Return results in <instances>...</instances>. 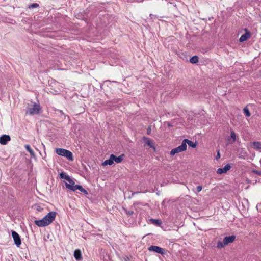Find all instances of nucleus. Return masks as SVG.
Listing matches in <instances>:
<instances>
[{"instance_id": "14", "label": "nucleus", "mask_w": 261, "mask_h": 261, "mask_svg": "<svg viewBox=\"0 0 261 261\" xmlns=\"http://www.w3.org/2000/svg\"><path fill=\"white\" fill-rule=\"evenodd\" d=\"M250 37V33L249 32H246L245 34L241 35L240 38H239V41L240 42H244L247 40Z\"/></svg>"}, {"instance_id": "5", "label": "nucleus", "mask_w": 261, "mask_h": 261, "mask_svg": "<svg viewBox=\"0 0 261 261\" xmlns=\"http://www.w3.org/2000/svg\"><path fill=\"white\" fill-rule=\"evenodd\" d=\"M187 149V145L184 143H181V144L175 148L172 149L170 151V155L172 156H174L175 154L181 152Z\"/></svg>"}, {"instance_id": "18", "label": "nucleus", "mask_w": 261, "mask_h": 261, "mask_svg": "<svg viewBox=\"0 0 261 261\" xmlns=\"http://www.w3.org/2000/svg\"><path fill=\"white\" fill-rule=\"evenodd\" d=\"M114 163L113 159H112V154L110 155L109 159L108 160H106L103 163V165H112Z\"/></svg>"}, {"instance_id": "3", "label": "nucleus", "mask_w": 261, "mask_h": 261, "mask_svg": "<svg viewBox=\"0 0 261 261\" xmlns=\"http://www.w3.org/2000/svg\"><path fill=\"white\" fill-rule=\"evenodd\" d=\"M56 152L59 155L66 157L69 161L73 160L72 153L68 150L59 148L56 149Z\"/></svg>"}, {"instance_id": "6", "label": "nucleus", "mask_w": 261, "mask_h": 261, "mask_svg": "<svg viewBox=\"0 0 261 261\" xmlns=\"http://www.w3.org/2000/svg\"><path fill=\"white\" fill-rule=\"evenodd\" d=\"M66 187L67 189L71 190L73 191H75L76 190H79V191H80L81 192L83 193L85 195L88 194L87 191L85 189H84L83 188V187L80 185H76L75 186H72L70 185V184H66Z\"/></svg>"}, {"instance_id": "17", "label": "nucleus", "mask_w": 261, "mask_h": 261, "mask_svg": "<svg viewBox=\"0 0 261 261\" xmlns=\"http://www.w3.org/2000/svg\"><path fill=\"white\" fill-rule=\"evenodd\" d=\"M252 147L256 150H259L261 149V142L256 141V142H253L252 143Z\"/></svg>"}, {"instance_id": "2", "label": "nucleus", "mask_w": 261, "mask_h": 261, "mask_svg": "<svg viewBox=\"0 0 261 261\" xmlns=\"http://www.w3.org/2000/svg\"><path fill=\"white\" fill-rule=\"evenodd\" d=\"M236 239V236L232 235L230 236L225 237L223 241H219L217 243V247L218 248H224L226 245H227L229 243H232Z\"/></svg>"}, {"instance_id": "12", "label": "nucleus", "mask_w": 261, "mask_h": 261, "mask_svg": "<svg viewBox=\"0 0 261 261\" xmlns=\"http://www.w3.org/2000/svg\"><path fill=\"white\" fill-rule=\"evenodd\" d=\"M143 140L145 141V144L147 145L150 147L152 148L154 151L155 150V147H154V143L150 139L143 137Z\"/></svg>"}, {"instance_id": "24", "label": "nucleus", "mask_w": 261, "mask_h": 261, "mask_svg": "<svg viewBox=\"0 0 261 261\" xmlns=\"http://www.w3.org/2000/svg\"><path fill=\"white\" fill-rule=\"evenodd\" d=\"M150 221L152 222L153 223L155 224L158 225H160L162 223L161 221L159 219H151Z\"/></svg>"}, {"instance_id": "21", "label": "nucleus", "mask_w": 261, "mask_h": 261, "mask_svg": "<svg viewBox=\"0 0 261 261\" xmlns=\"http://www.w3.org/2000/svg\"><path fill=\"white\" fill-rule=\"evenodd\" d=\"M60 177L61 179H64L67 180L69 179L70 177L65 172H61L60 174Z\"/></svg>"}, {"instance_id": "10", "label": "nucleus", "mask_w": 261, "mask_h": 261, "mask_svg": "<svg viewBox=\"0 0 261 261\" xmlns=\"http://www.w3.org/2000/svg\"><path fill=\"white\" fill-rule=\"evenodd\" d=\"M231 167L230 164H226L223 168H218L217 171L218 174H221L222 173H226L228 170H230Z\"/></svg>"}, {"instance_id": "16", "label": "nucleus", "mask_w": 261, "mask_h": 261, "mask_svg": "<svg viewBox=\"0 0 261 261\" xmlns=\"http://www.w3.org/2000/svg\"><path fill=\"white\" fill-rule=\"evenodd\" d=\"M74 256L76 260H80L82 258L81 251L79 249H76L74 252Z\"/></svg>"}, {"instance_id": "26", "label": "nucleus", "mask_w": 261, "mask_h": 261, "mask_svg": "<svg viewBox=\"0 0 261 261\" xmlns=\"http://www.w3.org/2000/svg\"><path fill=\"white\" fill-rule=\"evenodd\" d=\"M67 181L69 183L66 182L65 185L66 184H70V185H71L72 186H75L76 185H75L74 181L70 177L69 178V179L67 180Z\"/></svg>"}, {"instance_id": "20", "label": "nucleus", "mask_w": 261, "mask_h": 261, "mask_svg": "<svg viewBox=\"0 0 261 261\" xmlns=\"http://www.w3.org/2000/svg\"><path fill=\"white\" fill-rule=\"evenodd\" d=\"M198 60L199 58L197 56H194L190 59V62L193 64L197 63Z\"/></svg>"}, {"instance_id": "29", "label": "nucleus", "mask_w": 261, "mask_h": 261, "mask_svg": "<svg viewBox=\"0 0 261 261\" xmlns=\"http://www.w3.org/2000/svg\"><path fill=\"white\" fill-rule=\"evenodd\" d=\"M151 132V127L149 126L147 129V134L148 135L150 134Z\"/></svg>"}, {"instance_id": "13", "label": "nucleus", "mask_w": 261, "mask_h": 261, "mask_svg": "<svg viewBox=\"0 0 261 261\" xmlns=\"http://www.w3.org/2000/svg\"><path fill=\"white\" fill-rule=\"evenodd\" d=\"M230 138L232 139L231 140L230 138H228L227 140V144H232L236 140V135L234 131H231L230 134Z\"/></svg>"}, {"instance_id": "9", "label": "nucleus", "mask_w": 261, "mask_h": 261, "mask_svg": "<svg viewBox=\"0 0 261 261\" xmlns=\"http://www.w3.org/2000/svg\"><path fill=\"white\" fill-rule=\"evenodd\" d=\"M10 139L11 138L9 135H3L0 137V143L2 145H5Z\"/></svg>"}, {"instance_id": "8", "label": "nucleus", "mask_w": 261, "mask_h": 261, "mask_svg": "<svg viewBox=\"0 0 261 261\" xmlns=\"http://www.w3.org/2000/svg\"><path fill=\"white\" fill-rule=\"evenodd\" d=\"M12 236L13 238L15 244L19 247L21 244V241L19 235L16 231H12Z\"/></svg>"}, {"instance_id": "11", "label": "nucleus", "mask_w": 261, "mask_h": 261, "mask_svg": "<svg viewBox=\"0 0 261 261\" xmlns=\"http://www.w3.org/2000/svg\"><path fill=\"white\" fill-rule=\"evenodd\" d=\"M124 157V154H122L119 156H116L115 155L112 154V159H113L114 161H115L117 163H120L122 162L123 160Z\"/></svg>"}, {"instance_id": "30", "label": "nucleus", "mask_w": 261, "mask_h": 261, "mask_svg": "<svg viewBox=\"0 0 261 261\" xmlns=\"http://www.w3.org/2000/svg\"><path fill=\"white\" fill-rule=\"evenodd\" d=\"M166 123L168 125V127H172L173 125L171 124V123L170 122H166Z\"/></svg>"}, {"instance_id": "23", "label": "nucleus", "mask_w": 261, "mask_h": 261, "mask_svg": "<svg viewBox=\"0 0 261 261\" xmlns=\"http://www.w3.org/2000/svg\"><path fill=\"white\" fill-rule=\"evenodd\" d=\"M243 112H244V114L247 117H250V116L251 114H250V113L249 112V109L247 107H245V108H244Z\"/></svg>"}, {"instance_id": "28", "label": "nucleus", "mask_w": 261, "mask_h": 261, "mask_svg": "<svg viewBox=\"0 0 261 261\" xmlns=\"http://www.w3.org/2000/svg\"><path fill=\"white\" fill-rule=\"evenodd\" d=\"M253 172L258 175L261 176V170H259V171L254 170V171H253Z\"/></svg>"}, {"instance_id": "15", "label": "nucleus", "mask_w": 261, "mask_h": 261, "mask_svg": "<svg viewBox=\"0 0 261 261\" xmlns=\"http://www.w3.org/2000/svg\"><path fill=\"white\" fill-rule=\"evenodd\" d=\"M183 143H185L186 145L187 144L190 147H192L193 148H195L197 146V143L196 142H193L191 140H189L188 139H184L182 141Z\"/></svg>"}, {"instance_id": "4", "label": "nucleus", "mask_w": 261, "mask_h": 261, "mask_svg": "<svg viewBox=\"0 0 261 261\" xmlns=\"http://www.w3.org/2000/svg\"><path fill=\"white\" fill-rule=\"evenodd\" d=\"M40 109V105L39 103H34L32 107L29 108L27 109L26 114H29L31 115L38 114L39 113Z\"/></svg>"}, {"instance_id": "25", "label": "nucleus", "mask_w": 261, "mask_h": 261, "mask_svg": "<svg viewBox=\"0 0 261 261\" xmlns=\"http://www.w3.org/2000/svg\"><path fill=\"white\" fill-rule=\"evenodd\" d=\"M38 7H39V4H38L37 3H33V4H31V5H29L28 8L31 9L37 8Z\"/></svg>"}, {"instance_id": "1", "label": "nucleus", "mask_w": 261, "mask_h": 261, "mask_svg": "<svg viewBox=\"0 0 261 261\" xmlns=\"http://www.w3.org/2000/svg\"><path fill=\"white\" fill-rule=\"evenodd\" d=\"M56 215V212H50L41 220H35L34 223L39 227H45L51 224L55 220Z\"/></svg>"}, {"instance_id": "7", "label": "nucleus", "mask_w": 261, "mask_h": 261, "mask_svg": "<svg viewBox=\"0 0 261 261\" xmlns=\"http://www.w3.org/2000/svg\"><path fill=\"white\" fill-rule=\"evenodd\" d=\"M148 249L150 251H153L162 255H163L165 253L164 249L158 246L151 245L148 247Z\"/></svg>"}, {"instance_id": "22", "label": "nucleus", "mask_w": 261, "mask_h": 261, "mask_svg": "<svg viewBox=\"0 0 261 261\" xmlns=\"http://www.w3.org/2000/svg\"><path fill=\"white\" fill-rule=\"evenodd\" d=\"M123 210L124 211V212L125 213V214L128 216H132L134 213V211L131 209L128 210L126 209L125 208L123 207Z\"/></svg>"}, {"instance_id": "31", "label": "nucleus", "mask_w": 261, "mask_h": 261, "mask_svg": "<svg viewBox=\"0 0 261 261\" xmlns=\"http://www.w3.org/2000/svg\"><path fill=\"white\" fill-rule=\"evenodd\" d=\"M220 158V154L219 153V151H218L217 152L216 158L218 159V158Z\"/></svg>"}, {"instance_id": "27", "label": "nucleus", "mask_w": 261, "mask_h": 261, "mask_svg": "<svg viewBox=\"0 0 261 261\" xmlns=\"http://www.w3.org/2000/svg\"><path fill=\"white\" fill-rule=\"evenodd\" d=\"M202 189V187L201 186H198L196 188V190L197 192H200Z\"/></svg>"}, {"instance_id": "19", "label": "nucleus", "mask_w": 261, "mask_h": 261, "mask_svg": "<svg viewBox=\"0 0 261 261\" xmlns=\"http://www.w3.org/2000/svg\"><path fill=\"white\" fill-rule=\"evenodd\" d=\"M24 147H25V149L30 153V155L31 156H33V157L35 156V153L29 145H28V144L25 145Z\"/></svg>"}]
</instances>
